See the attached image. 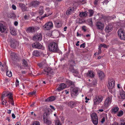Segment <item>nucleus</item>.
<instances>
[{"label":"nucleus","instance_id":"nucleus-1","mask_svg":"<svg viewBox=\"0 0 125 125\" xmlns=\"http://www.w3.org/2000/svg\"><path fill=\"white\" fill-rule=\"evenodd\" d=\"M48 49L49 50L53 52L57 51L58 49V45L55 42H52L50 43L48 45Z\"/></svg>","mask_w":125,"mask_h":125},{"label":"nucleus","instance_id":"nucleus-2","mask_svg":"<svg viewBox=\"0 0 125 125\" xmlns=\"http://www.w3.org/2000/svg\"><path fill=\"white\" fill-rule=\"evenodd\" d=\"M102 96L101 95H98L95 96L94 98L93 101L94 104L98 105L103 100Z\"/></svg>","mask_w":125,"mask_h":125},{"label":"nucleus","instance_id":"nucleus-3","mask_svg":"<svg viewBox=\"0 0 125 125\" xmlns=\"http://www.w3.org/2000/svg\"><path fill=\"white\" fill-rule=\"evenodd\" d=\"M115 86V81L114 80L112 79H110L108 81V83L107 85L108 88L110 91H111V90L114 91V87Z\"/></svg>","mask_w":125,"mask_h":125},{"label":"nucleus","instance_id":"nucleus-4","mask_svg":"<svg viewBox=\"0 0 125 125\" xmlns=\"http://www.w3.org/2000/svg\"><path fill=\"white\" fill-rule=\"evenodd\" d=\"M53 27V24L52 22H48L46 23L43 26V28L45 30H50Z\"/></svg>","mask_w":125,"mask_h":125},{"label":"nucleus","instance_id":"nucleus-5","mask_svg":"<svg viewBox=\"0 0 125 125\" xmlns=\"http://www.w3.org/2000/svg\"><path fill=\"white\" fill-rule=\"evenodd\" d=\"M118 33L120 38L122 40H125V30L122 29H119Z\"/></svg>","mask_w":125,"mask_h":125},{"label":"nucleus","instance_id":"nucleus-6","mask_svg":"<svg viewBox=\"0 0 125 125\" xmlns=\"http://www.w3.org/2000/svg\"><path fill=\"white\" fill-rule=\"evenodd\" d=\"M48 115H49L47 112H45L43 114V117L44 122L47 124L49 125L51 124V122L48 119L49 117Z\"/></svg>","mask_w":125,"mask_h":125},{"label":"nucleus","instance_id":"nucleus-7","mask_svg":"<svg viewBox=\"0 0 125 125\" xmlns=\"http://www.w3.org/2000/svg\"><path fill=\"white\" fill-rule=\"evenodd\" d=\"M42 74H46L49 75L50 76H52L53 73V70L50 68H46L44 70L42 73Z\"/></svg>","mask_w":125,"mask_h":125},{"label":"nucleus","instance_id":"nucleus-8","mask_svg":"<svg viewBox=\"0 0 125 125\" xmlns=\"http://www.w3.org/2000/svg\"><path fill=\"white\" fill-rule=\"evenodd\" d=\"M2 96H9L8 97L9 100L8 101L10 103L13 105H14V103L13 98L12 96V94L10 93L7 94L6 93L5 94H2Z\"/></svg>","mask_w":125,"mask_h":125},{"label":"nucleus","instance_id":"nucleus-9","mask_svg":"<svg viewBox=\"0 0 125 125\" xmlns=\"http://www.w3.org/2000/svg\"><path fill=\"white\" fill-rule=\"evenodd\" d=\"M112 96H109L106 98L104 103L105 107H107L110 106L112 102Z\"/></svg>","mask_w":125,"mask_h":125},{"label":"nucleus","instance_id":"nucleus-10","mask_svg":"<svg viewBox=\"0 0 125 125\" xmlns=\"http://www.w3.org/2000/svg\"><path fill=\"white\" fill-rule=\"evenodd\" d=\"M79 89L76 87L72 88L71 89V93L72 97L74 98L78 94V92Z\"/></svg>","mask_w":125,"mask_h":125},{"label":"nucleus","instance_id":"nucleus-11","mask_svg":"<svg viewBox=\"0 0 125 125\" xmlns=\"http://www.w3.org/2000/svg\"><path fill=\"white\" fill-rule=\"evenodd\" d=\"M46 14L44 16L42 17L39 16L37 17V20H41L42 18L47 17L52 14V11L50 10V9L48 8H46Z\"/></svg>","mask_w":125,"mask_h":125},{"label":"nucleus","instance_id":"nucleus-12","mask_svg":"<svg viewBox=\"0 0 125 125\" xmlns=\"http://www.w3.org/2000/svg\"><path fill=\"white\" fill-rule=\"evenodd\" d=\"M91 117L93 124L97 125L98 123V119L96 114L95 113H93L91 115Z\"/></svg>","mask_w":125,"mask_h":125},{"label":"nucleus","instance_id":"nucleus-13","mask_svg":"<svg viewBox=\"0 0 125 125\" xmlns=\"http://www.w3.org/2000/svg\"><path fill=\"white\" fill-rule=\"evenodd\" d=\"M19 45V42L14 40H12L11 42L10 46L12 48H15Z\"/></svg>","mask_w":125,"mask_h":125},{"label":"nucleus","instance_id":"nucleus-14","mask_svg":"<svg viewBox=\"0 0 125 125\" xmlns=\"http://www.w3.org/2000/svg\"><path fill=\"white\" fill-rule=\"evenodd\" d=\"M33 39L35 41H41L42 40V35L40 33L37 34L34 36Z\"/></svg>","mask_w":125,"mask_h":125},{"label":"nucleus","instance_id":"nucleus-15","mask_svg":"<svg viewBox=\"0 0 125 125\" xmlns=\"http://www.w3.org/2000/svg\"><path fill=\"white\" fill-rule=\"evenodd\" d=\"M67 85L66 84L62 83L59 85L58 87L56 89V91H57L59 92L62 90L66 88Z\"/></svg>","mask_w":125,"mask_h":125},{"label":"nucleus","instance_id":"nucleus-16","mask_svg":"<svg viewBox=\"0 0 125 125\" xmlns=\"http://www.w3.org/2000/svg\"><path fill=\"white\" fill-rule=\"evenodd\" d=\"M6 27L2 23H0V32L1 33L6 32Z\"/></svg>","mask_w":125,"mask_h":125},{"label":"nucleus","instance_id":"nucleus-17","mask_svg":"<svg viewBox=\"0 0 125 125\" xmlns=\"http://www.w3.org/2000/svg\"><path fill=\"white\" fill-rule=\"evenodd\" d=\"M96 25L98 28L99 29L102 30L104 29V24L101 22H97L96 23Z\"/></svg>","mask_w":125,"mask_h":125},{"label":"nucleus","instance_id":"nucleus-18","mask_svg":"<svg viewBox=\"0 0 125 125\" xmlns=\"http://www.w3.org/2000/svg\"><path fill=\"white\" fill-rule=\"evenodd\" d=\"M118 94L123 99H125V92L122 89L120 90L118 93Z\"/></svg>","mask_w":125,"mask_h":125},{"label":"nucleus","instance_id":"nucleus-19","mask_svg":"<svg viewBox=\"0 0 125 125\" xmlns=\"http://www.w3.org/2000/svg\"><path fill=\"white\" fill-rule=\"evenodd\" d=\"M112 29V26L111 25H109L107 26L105 29V31L107 32L111 31Z\"/></svg>","mask_w":125,"mask_h":125},{"label":"nucleus","instance_id":"nucleus-20","mask_svg":"<svg viewBox=\"0 0 125 125\" xmlns=\"http://www.w3.org/2000/svg\"><path fill=\"white\" fill-rule=\"evenodd\" d=\"M10 32L12 35H15L16 34V29L13 27H11L10 28Z\"/></svg>","mask_w":125,"mask_h":125},{"label":"nucleus","instance_id":"nucleus-21","mask_svg":"<svg viewBox=\"0 0 125 125\" xmlns=\"http://www.w3.org/2000/svg\"><path fill=\"white\" fill-rule=\"evenodd\" d=\"M74 10V8L73 7L70 8L67 10L66 11V14L67 15H69L73 12Z\"/></svg>","mask_w":125,"mask_h":125},{"label":"nucleus","instance_id":"nucleus-22","mask_svg":"<svg viewBox=\"0 0 125 125\" xmlns=\"http://www.w3.org/2000/svg\"><path fill=\"white\" fill-rule=\"evenodd\" d=\"M4 67L6 69H7V67L5 63H4V64H2L1 62H0V69L2 71H4L5 70L3 69V68Z\"/></svg>","mask_w":125,"mask_h":125},{"label":"nucleus","instance_id":"nucleus-23","mask_svg":"<svg viewBox=\"0 0 125 125\" xmlns=\"http://www.w3.org/2000/svg\"><path fill=\"white\" fill-rule=\"evenodd\" d=\"M119 110V108L117 106H114L112 108V112L114 114H115Z\"/></svg>","mask_w":125,"mask_h":125},{"label":"nucleus","instance_id":"nucleus-24","mask_svg":"<svg viewBox=\"0 0 125 125\" xmlns=\"http://www.w3.org/2000/svg\"><path fill=\"white\" fill-rule=\"evenodd\" d=\"M86 74L87 77H93L94 75V73L93 71H88Z\"/></svg>","mask_w":125,"mask_h":125},{"label":"nucleus","instance_id":"nucleus-25","mask_svg":"<svg viewBox=\"0 0 125 125\" xmlns=\"http://www.w3.org/2000/svg\"><path fill=\"white\" fill-rule=\"evenodd\" d=\"M35 29L34 27H30L28 28L27 30V32H32L34 31Z\"/></svg>","mask_w":125,"mask_h":125},{"label":"nucleus","instance_id":"nucleus-26","mask_svg":"<svg viewBox=\"0 0 125 125\" xmlns=\"http://www.w3.org/2000/svg\"><path fill=\"white\" fill-rule=\"evenodd\" d=\"M40 3L37 1H35L32 2L31 5L33 7H35L38 6L39 4Z\"/></svg>","mask_w":125,"mask_h":125},{"label":"nucleus","instance_id":"nucleus-27","mask_svg":"<svg viewBox=\"0 0 125 125\" xmlns=\"http://www.w3.org/2000/svg\"><path fill=\"white\" fill-rule=\"evenodd\" d=\"M55 99V97L54 96H52L47 98L45 100L46 102H51L54 101Z\"/></svg>","mask_w":125,"mask_h":125},{"label":"nucleus","instance_id":"nucleus-28","mask_svg":"<svg viewBox=\"0 0 125 125\" xmlns=\"http://www.w3.org/2000/svg\"><path fill=\"white\" fill-rule=\"evenodd\" d=\"M54 24L55 26L57 27H60L61 25V21H55Z\"/></svg>","mask_w":125,"mask_h":125},{"label":"nucleus","instance_id":"nucleus-29","mask_svg":"<svg viewBox=\"0 0 125 125\" xmlns=\"http://www.w3.org/2000/svg\"><path fill=\"white\" fill-rule=\"evenodd\" d=\"M98 75L101 80L103 79L104 76V73L102 72H100L98 73Z\"/></svg>","mask_w":125,"mask_h":125},{"label":"nucleus","instance_id":"nucleus-30","mask_svg":"<svg viewBox=\"0 0 125 125\" xmlns=\"http://www.w3.org/2000/svg\"><path fill=\"white\" fill-rule=\"evenodd\" d=\"M39 12L40 15H42L44 11L43 7H41L39 8Z\"/></svg>","mask_w":125,"mask_h":125},{"label":"nucleus","instance_id":"nucleus-31","mask_svg":"<svg viewBox=\"0 0 125 125\" xmlns=\"http://www.w3.org/2000/svg\"><path fill=\"white\" fill-rule=\"evenodd\" d=\"M37 48L38 49H44L43 46L41 45L40 43L38 42L37 43Z\"/></svg>","mask_w":125,"mask_h":125},{"label":"nucleus","instance_id":"nucleus-32","mask_svg":"<svg viewBox=\"0 0 125 125\" xmlns=\"http://www.w3.org/2000/svg\"><path fill=\"white\" fill-rule=\"evenodd\" d=\"M32 54L33 55L38 56L40 55V52L37 51H33Z\"/></svg>","mask_w":125,"mask_h":125},{"label":"nucleus","instance_id":"nucleus-33","mask_svg":"<svg viewBox=\"0 0 125 125\" xmlns=\"http://www.w3.org/2000/svg\"><path fill=\"white\" fill-rule=\"evenodd\" d=\"M68 106L72 108L74 106V103L72 101L70 102L68 104Z\"/></svg>","mask_w":125,"mask_h":125},{"label":"nucleus","instance_id":"nucleus-34","mask_svg":"<svg viewBox=\"0 0 125 125\" xmlns=\"http://www.w3.org/2000/svg\"><path fill=\"white\" fill-rule=\"evenodd\" d=\"M15 16V14L13 13H8V17L9 18H12L14 17Z\"/></svg>","mask_w":125,"mask_h":125},{"label":"nucleus","instance_id":"nucleus-35","mask_svg":"<svg viewBox=\"0 0 125 125\" xmlns=\"http://www.w3.org/2000/svg\"><path fill=\"white\" fill-rule=\"evenodd\" d=\"M10 56L11 59L12 60H14L15 58L16 59V54L15 52H11V54Z\"/></svg>","mask_w":125,"mask_h":125},{"label":"nucleus","instance_id":"nucleus-36","mask_svg":"<svg viewBox=\"0 0 125 125\" xmlns=\"http://www.w3.org/2000/svg\"><path fill=\"white\" fill-rule=\"evenodd\" d=\"M118 125H125V119H121Z\"/></svg>","mask_w":125,"mask_h":125},{"label":"nucleus","instance_id":"nucleus-37","mask_svg":"<svg viewBox=\"0 0 125 125\" xmlns=\"http://www.w3.org/2000/svg\"><path fill=\"white\" fill-rule=\"evenodd\" d=\"M79 15L81 17L86 16L87 15V13L86 12H81L80 13Z\"/></svg>","mask_w":125,"mask_h":125},{"label":"nucleus","instance_id":"nucleus-38","mask_svg":"<svg viewBox=\"0 0 125 125\" xmlns=\"http://www.w3.org/2000/svg\"><path fill=\"white\" fill-rule=\"evenodd\" d=\"M123 114V111L120 110L117 113V115L119 117H120L122 116Z\"/></svg>","mask_w":125,"mask_h":125},{"label":"nucleus","instance_id":"nucleus-39","mask_svg":"<svg viewBox=\"0 0 125 125\" xmlns=\"http://www.w3.org/2000/svg\"><path fill=\"white\" fill-rule=\"evenodd\" d=\"M6 75L9 77H11L12 76V73L10 71H9L7 70L6 71Z\"/></svg>","mask_w":125,"mask_h":125},{"label":"nucleus","instance_id":"nucleus-40","mask_svg":"<svg viewBox=\"0 0 125 125\" xmlns=\"http://www.w3.org/2000/svg\"><path fill=\"white\" fill-rule=\"evenodd\" d=\"M72 71L73 72V74L75 76H76L79 74V73L77 70H74V69L72 70Z\"/></svg>","mask_w":125,"mask_h":125},{"label":"nucleus","instance_id":"nucleus-41","mask_svg":"<svg viewBox=\"0 0 125 125\" xmlns=\"http://www.w3.org/2000/svg\"><path fill=\"white\" fill-rule=\"evenodd\" d=\"M46 63V60H44V61L43 62H42L41 63H39L38 64V65L40 67H41L44 65H45Z\"/></svg>","mask_w":125,"mask_h":125},{"label":"nucleus","instance_id":"nucleus-42","mask_svg":"<svg viewBox=\"0 0 125 125\" xmlns=\"http://www.w3.org/2000/svg\"><path fill=\"white\" fill-rule=\"evenodd\" d=\"M66 83L68 85V86H69L71 85L74 84V83H73L69 80H67L66 81Z\"/></svg>","mask_w":125,"mask_h":125},{"label":"nucleus","instance_id":"nucleus-43","mask_svg":"<svg viewBox=\"0 0 125 125\" xmlns=\"http://www.w3.org/2000/svg\"><path fill=\"white\" fill-rule=\"evenodd\" d=\"M5 96H3H3H2V97H1V98H2V104H4V105H6V103H7V101L4 100V97Z\"/></svg>","mask_w":125,"mask_h":125},{"label":"nucleus","instance_id":"nucleus-44","mask_svg":"<svg viewBox=\"0 0 125 125\" xmlns=\"http://www.w3.org/2000/svg\"><path fill=\"white\" fill-rule=\"evenodd\" d=\"M87 23L88 24L90 25V26L92 25V19H88L87 20Z\"/></svg>","mask_w":125,"mask_h":125},{"label":"nucleus","instance_id":"nucleus-45","mask_svg":"<svg viewBox=\"0 0 125 125\" xmlns=\"http://www.w3.org/2000/svg\"><path fill=\"white\" fill-rule=\"evenodd\" d=\"M22 64L23 66H27V62L25 60H23L22 61Z\"/></svg>","mask_w":125,"mask_h":125},{"label":"nucleus","instance_id":"nucleus-46","mask_svg":"<svg viewBox=\"0 0 125 125\" xmlns=\"http://www.w3.org/2000/svg\"><path fill=\"white\" fill-rule=\"evenodd\" d=\"M89 13L90 14L89 16L91 17L94 14V12L93 10H89Z\"/></svg>","mask_w":125,"mask_h":125},{"label":"nucleus","instance_id":"nucleus-47","mask_svg":"<svg viewBox=\"0 0 125 125\" xmlns=\"http://www.w3.org/2000/svg\"><path fill=\"white\" fill-rule=\"evenodd\" d=\"M31 125H40L39 122L38 121L34 122Z\"/></svg>","mask_w":125,"mask_h":125},{"label":"nucleus","instance_id":"nucleus-48","mask_svg":"<svg viewBox=\"0 0 125 125\" xmlns=\"http://www.w3.org/2000/svg\"><path fill=\"white\" fill-rule=\"evenodd\" d=\"M103 47L104 48H106L107 47V46L105 44H101L99 46V49L101 48V47Z\"/></svg>","mask_w":125,"mask_h":125},{"label":"nucleus","instance_id":"nucleus-49","mask_svg":"<svg viewBox=\"0 0 125 125\" xmlns=\"http://www.w3.org/2000/svg\"><path fill=\"white\" fill-rule=\"evenodd\" d=\"M96 83L97 81L96 80H93L92 82V86H94L96 84Z\"/></svg>","mask_w":125,"mask_h":125},{"label":"nucleus","instance_id":"nucleus-50","mask_svg":"<svg viewBox=\"0 0 125 125\" xmlns=\"http://www.w3.org/2000/svg\"><path fill=\"white\" fill-rule=\"evenodd\" d=\"M109 0H104L103 2V5H106L109 2Z\"/></svg>","mask_w":125,"mask_h":125},{"label":"nucleus","instance_id":"nucleus-51","mask_svg":"<svg viewBox=\"0 0 125 125\" xmlns=\"http://www.w3.org/2000/svg\"><path fill=\"white\" fill-rule=\"evenodd\" d=\"M37 43H33L32 44V47L34 48H37Z\"/></svg>","mask_w":125,"mask_h":125},{"label":"nucleus","instance_id":"nucleus-52","mask_svg":"<svg viewBox=\"0 0 125 125\" xmlns=\"http://www.w3.org/2000/svg\"><path fill=\"white\" fill-rule=\"evenodd\" d=\"M54 32H55V33L56 34V36H55L54 38H57L58 37L59 35V32L57 31H54Z\"/></svg>","mask_w":125,"mask_h":125},{"label":"nucleus","instance_id":"nucleus-53","mask_svg":"<svg viewBox=\"0 0 125 125\" xmlns=\"http://www.w3.org/2000/svg\"><path fill=\"white\" fill-rule=\"evenodd\" d=\"M25 5L22 3L19 4V5L21 8L23 7H24Z\"/></svg>","mask_w":125,"mask_h":125},{"label":"nucleus","instance_id":"nucleus-54","mask_svg":"<svg viewBox=\"0 0 125 125\" xmlns=\"http://www.w3.org/2000/svg\"><path fill=\"white\" fill-rule=\"evenodd\" d=\"M25 5L22 3L19 4V5L21 8L23 7H24Z\"/></svg>","mask_w":125,"mask_h":125},{"label":"nucleus","instance_id":"nucleus-55","mask_svg":"<svg viewBox=\"0 0 125 125\" xmlns=\"http://www.w3.org/2000/svg\"><path fill=\"white\" fill-rule=\"evenodd\" d=\"M15 84L16 86H18L19 85V82L18 80L17 79H16L15 82Z\"/></svg>","mask_w":125,"mask_h":125},{"label":"nucleus","instance_id":"nucleus-56","mask_svg":"<svg viewBox=\"0 0 125 125\" xmlns=\"http://www.w3.org/2000/svg\"><path fill=\"white\" fill-rule=\"evenodd\" d=\"M22 9V11H24L26 10L27 8L25 7V5L24 7H23L21 8Z\"/></svg>","mask_w":125,"mask_h":125},{"label":"nucleus","instance_id":"nucleus-57","mask_svg":"<svg viewBox=\"0 0 125 125\" xmlns=\"http://www.w3.org/2000/svg\"><path fill=\"white\" fill-rule=\"evenodd\" d=\"M55 122V125L61 124L60 122V121L58 119Z\"/></svg>","mask_w":125,"mask_h":125},{"label":"nucleus","instance_id":"nucleus-58","mask_svg":"<svg viewBox=\"0 0 125 125\" xmlns=\"http://www.w3.org/2000/svg\"><path fill=\"white\" fill-rule=\"evenodd\" d=\"M99 52H98V53H97V52H96L94 54L95 55H96V54H100L101 52V48H100V49H99Z\"/></svg>","mask_w":125,"mask_h":125},{"label":"nucleus","instance_id":"nucleus-59","mask_svg":"<svg viewBox=\"0 0 125 125\" xmlns=\"http://www.w3.org/2000/svg\"><path fill=\"white\" fill-rule=\"evenodd\" d=\"M82 30H83L84 31H86V27L84 26H83L82 28Z\"/></svg>","mask_w":125,"mask_h":125},{"label":"nucleus","instance_id":"nucleus-60","mask_svg":"<svg viewBox=\"0 0 125 125\" xmlns=\"http://www.w3.org/2000/svg\"><path fill=\"white\" fill-rule=\"evenodd\" d=\"M80 47H82L83 48H85V44L84 43H83L81 45H80Z\"/></svg>","mask_w":125,"mask_h":125},{"label":"nucleus","instance_id":"nucleus-61","mask_svg":"<svg viewBox=\"0 0 125 125\" xmlns=\"http://www.w3.org/2000/svg\"><path fill=\"white\" fill-rule=\"evenodd\" d=\"M105 120V118L104 117H103L101 121V122L102 123H103L104 122Z\"/></svg>","mask_w":125,"mask_h":125},{"label":"nucleus","instance_id":"nucleus-62","mask_svg":"<svg viewBox=\"0 0 125 125\" xmlns=\"http://www.w3.org/2000/svg\"><path fill=\"white\" fill-rule=\"evenodd\" d=\"M42 82H43V83L44 84H46V83H48V81L47 80H46L45 81H42Z\"/></svg>","mask_w":125,"mask_h":125},{"label":"nucleus","instance_id":"nucleus-63","mask_svg":"<svg viewBox=\"0 0 125 125\" xmlns=\"http://www.w3.org/2000/svg\"><path fill=\"white\" fill-rule=\"evenodd\" d=\"M36 91H34L33 92H32L30 93L29 94L31 95H33L34 94L36 93Z\"/></svg>","mask_w":125,"mask_h":125},{"label":"nucleus","instance_id":"nucleus-64","mask_svg":"<svg viewBox=\"0 0 125 125\" xmlns=\"http://www.w3.org/2000/svg\"><path fill=\"white\" fill-rule=\"evenodd\" d=\"M50 107L51 108V109H52L53 110H55V109L53 106L50 105Z\"/></svg>","mask_w":125,"mask_h":125}]
</instances>
